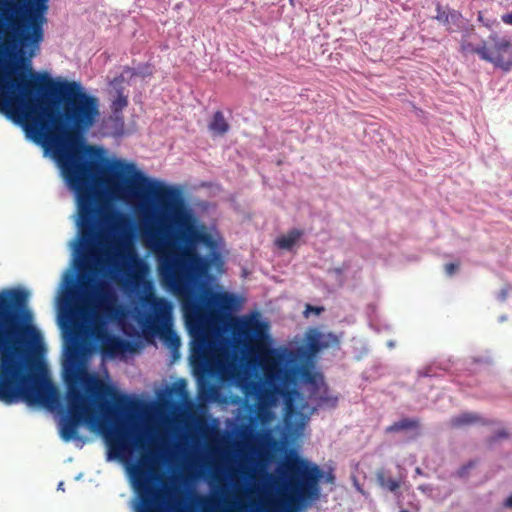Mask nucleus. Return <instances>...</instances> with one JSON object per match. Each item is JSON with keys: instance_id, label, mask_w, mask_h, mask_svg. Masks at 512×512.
I'll list each match as a JSON object with an SVG mask.
<instances>
[{"instance_id": "19", "label": "nucleus", "mask_w": 512, "mask_h": 512, "mask_svg": "<svg viewBox=\"0 0 512 512\" xmlns=\"http://www.w3.org/2000/svg\"><path fill=\"white\" fill-rule=\"evenodd\" d=\"M481 421V417L476 413L464 412L458 416L450 419V425L452 427H463L466 425L478 423Z\"/></svg>"}, {"instance_id": "16", "label": "nucleus", "mask_w": 512, "mask_h": 512, "mask_svg": "<svg viewBox=\"0 0 512 512\" xmlns=\"http://www.w3.org/2000/svg\"><path fill=\"white\" fill-rule=\"evenodd\" d=\"M303 234V230L292 229L287 234L279 236L275 240V244L280 249L291 250L298 243Z\"/></svg>"}, {"instance_id": "27", "label": "nucleus", "mask_w": 512, "mask_h": 512, "mask_svg": "<svg viewBox=\"0 0 512 512\" xmlns=\"http://www.w3.org/2000/svg\"><path fill=\"white\" fill-rule=\"evenodd\" d=\"M127 105L126 97L119 96L114 102V111H118Z\"/></svg>"}, {"instance_id": "10", "label": "nucleus", "mask_w": 512, "mask_h": 512, "mask_svg": "<svg viewBox=\"0 0 512 512\" xmlns=\"http://www.w3.org/2000/svg\"><path fill=\"white\" fill-rule=\"evenodd\" d=\"M339 344V339L333 333H322L317 330H313L307 334L306 337V346L298 347L291 351H296L299 349H305L306 355L305 357L297 358V363L300 365H304L310 355H315L318 352L322 351L325 348L337 346Z\"/></svg>"}, {"instance_id": "8", "label": "nucleus", "mask_w": 512, "mask_h": 512, "mask_svg": "<svg viewBox=\"0 0 512 512\" xmlns=\"http://www.w3.org/2000/svg\"><path fill=\"white\" fill-rule=\"evenodd\" d=\"M239 355L240 354L233 355L232 361L234 363V368L231 370V372H229V374H227L225 376H220V375H209L208 373L202 371L200 369L198 362L194 361L193 352L191 351V360H192L194 369L196 370V372L198 374L197 382H198V400L199 401L205 402V403H210L217 399V397L219 396V388L216 384L210 382L208 380V377H218V378H222V379L231 377L236 369V361H237V358Z\"/></svg>"}, {"instance_id": "33", "label": "nucleus", "mask_w": 512, "mask_h": 512, "mask_svg": "<svg viewBox=\"0 0 512 512\" xmlns=\"http://www.w3.org/2000/svg\"><path fill=\"white\" fill-rule=\"evenodd\" d=\"M178 390L180 392L181 395H183L185 393V383L184 381H182L180 384H179V387H178Z\"/></svg>"}, {"instance_id": "29", "label": "nucleus", "mask_w": 512, "mask_h": 512, "mask_svg": "<svg viewBox=\"0 0 512 512\" xmlns=\"http://www.w3.org/2000/svg\"><path fill=\"white\" fill-rule=\"evenodd\" d=\"M457 265L454 264V263H449V264H446L445 265V272L448 276H451L455 273L456 269H457Z\"/></svg>"}, {"instance_id": "15", "label": "nucleus", "mask_w": 512, "mask_h": 512, "mask_svg": "<svg viewBox=\"0 0 512 512\" xmlns=\"http://www.w3.org/2000/svg\"><path fill=\"white\" fill-rule=\"evenodd\" d=\"M104 352L110 357H115L127 350L128 344L125 340L115 335H107L103 340Z\"/></svg>"}, {"instance_id": "22", "label": "nucleus", "mask_w": 512, "mask_h": 512, "mask_svg": "<svg viewBox=\"0 0 512 512\" xmlns=\"http://www.w3.org/2000/svg\"><path fill=\"white\" fill-rule=\"evenodd\" d=\"M21 9L20 4H17L15 0H0V18L3 19V15L11 16L15 15Z\"/></svg>"}, {"instance_id": "37", "label": "nucleus", "mask_w": 512, "mask_h": 512, "mask_svg": "<svg viewBox=\"0 0 512 512\" xmlns=\"http://www.w3.org/2000/svg\"><path fill=\"white\" fill-rule=\"evenodd\" d=\"M416 473H418V474H420V473H421L420 468H416Z\"/></svg>"}, {"instance_id": "7", "label": "nucleus", "mask_w": 512, "mask_h": 512, "mask_svg": "<svg viewBox=\"0 0 512 512\" xmlns=\"http://www.w3.org/2000/svg\"><path fill=\"white\" fill-rule=\"evenodd\" d=\"M126 289L143 308V322L153 329L166 326L171 318L172 304L165 298H157L152 292V285L139 275H134L124 282Z\"/></svg>"}, {"instance_id": "3", "label": "nucleus", "mask_w": 512, "mask_h": 512, "mask_svg": "<svg viewBox=\"0 0 512 512\" xmlns=\"http://www.w3.org/2000/svg\"><path fill=\"white\" fill-rule=\"evenodd\" d=\"M28 302L22 288L0 290V403L52 406L57 393L41 362L43 337Z\"/></svg>"}, {"instance_id": "39", "label": "nucleus", "mask_w": 512, "mask_h": 512, "mask_svg": "<svg viewBox=\"0 0 512 512\" xmlns=\"http://www.w3.org/2000/svg\"><path fill=\"white\" fill-rule=\"evenodd\" d=\"M290 2L292 3V2H293V0H290Z\"/></svg>"}, {"instance_id": "30", "label": "nucleus", "mask_w": 512, "mask_h": 512, "mask_svg": "<svg viewBox=\"0 0 512 512\" xmlns=\"http://www.w3.org/2000/svg\"><path fill=\"white\" fill-rule=\"evenodd\" d=\"M502 20L506 24L512 25V12L502 16Z\"/></svg>"}, {"instance_id": "13", "label": "nucleus", "mask_w": 512, "mask_h": 512, "mask_svg": "<svg viewBox=\"0 0 512 512\" xmlns=\"http://www.w3.org/2000/svg\"><path fill=\"white\" fill-rule=\"evenodd\" d=\"M473 51L478 54L481 59L491 62L505 71H509L512 67V61L504 60L499 55H494V48L489 49L485 44L477 46Z\"/></svg>"}, {"instance_id": "32", "label": "nucleus", "mask_w": 512, "mask_h": 512, "mask_svg": "<svg viewBox=\"0 0 512 512\" xmlns=\"http://www.w3.org/2000/svg\"><path fill=\"white\" fill-rule=\"evenodd\" d=\"M504 507L512 509V494L504 501Z\"/></svg>"}, {"instance_id": "5", "label": "nucleus", "mask_w": 512, "mask_h": 512, "mask_svg": "<svg viewBox=\"0 0 512 512\" xmlns=\"http://www.w3.org/2000/svg\"><path fill=\"white\" fill-rule=\"evenodd\" d=\"M277 472L278 479L266 473L261 479L262 490L265 493L264 506L258 507L259 512H288L296 505H309L320 497L319 482H332L331 473L324 474L319 466L313 462L300 458L293 451Z\"/></svg>"}, {"instance_id": "6", "label": "nucleus", "mask_w": 512, "mask_h": 512, "mask_svg": "<svg viewBox=\"0 0 512 512\" xmlns=\"http://www.w3.org/2000/svg\"><path fill=\"white\" fill-rule=\"evenodd\" d=\"M49 0H27L21 2V9L15 15H3V23L6 35L10 27L16 30L17 35L10 48L12 62L17 74H23L32 70V61L40 53L44 40L45 12L48 9Z\"/></svg>"}, {"instance_id": "17", "label": "nucleus", "mask_w": 512, "mask_h": 512, "mask_svg": "<svg viewBox=\"0 0 512 512\" xmlns=\"http://www.w3.org/2000/svg\"><path fill=\"white\" fill-rule=\"evenodd\" d=\"M492 40L494 42V55L512 61V43L506 38L492 37Z\"/></svg>"}, {"instance_id": "35", "label": "nucleus", "mask_w": 512, "mask_h": 512, "mask_svg": "<svg viewBox=\"0 0 512 512\" xmlns=\"http://www.w3.org/2000/svg\"><path fill=\"white\" fill-rule=\"evenodd\" d=\"M389 348H393L395 346V342L393 340L388 341L387 343Z\"/></svg>"}, {"instance_id": "28", "label": "nucleus", "mask_w": 512, "mask_h": 512, "mask_svg": "<svg viewBox=\"0 0 512 512\" xmlns=\"http://www.w3.org/2000/svg\"><path fill=\"white\" fill-rule=\"evenodd\" d=\"M475 48L476 47H474L470 43L462 42V44H461V50H462L463 53H475L473 51Z\"/></svg>"}, {"instance_id": "23", "label": "nucleus", "mask_w": 512, "mask_h": 512, "mask_svg": "<svg viewBox=\"0 0 512 512\" xmlns=\"http://www.w3.org/2000/svg\"><path fill=\"white\" fill-rule=\"evenodd\" d=\"M437 15H436V19L440 22H443L444 24H447L449 23V19L451 18L452 20H455V19H458L460 14L457 13V12H451L450 14H446L444 11H441V8L440 6L437 7Z\"/></svg>"}, {"instance_id": "26", "label": "nucleus", "mask_w": 512, "mask_h": 512, "mask_svg": "<svg viewBox=\"0 0 512 512\" xmlns=\"http://www.w3.org/2000/svg\"><path fill=\"white\" fill-rule=\"evenodd\" d=\"M324 311V308L323 307H318V306H312V305H307L306 306V309L304 311V314L306 316H309L311 313L315 314V315H319L321 312Z\"/></svg>"}, {"instance_id": "12", "label": "nucleus", "mask_w": 512, "mask_h": 512, "mask_svg": "<svg viewBox=\"0 0 512 512\" xmlns=\"http://www.w3.org/2000/svg\"><path fill=\"white\" fill-rule=\"evenodd\" d=\"M99 132L104 137H121L124 134V118L119 111L105 117L100 124Z\"/></svg>"}, {"instance_id": "31", "label": "nucleus", "mask_w": 512, "mask_h": 512, "mask_svg": "<svg viewBox=\"0 0 512 512\" xmlns=\"http://www.w3.org/2000/svg\"><path fill=\"white\" fill-rule=\"evenodd\" d=\"M506 297H507V290H506V289H502V290L498 293V295H497V298H498V300H500V301H504V300L506 299Z\"/></svg>"}, {"instance_id": "24", "label": "nucleus", "mask_w": 512, "mask_h": 512, "mask_svg": "<svg viewBox=\"0 0 512 512\" xmlns=\"http://www.w3.org/2000/svg\"><path fill=\"white\" fill-rule=\"evenodd\" d=\"M474 466H475V462L469 461L466 465L462 466L461 468H459L457 470L456 475L459 478H465L468 475L469 470Z\"/></svg>"}, {"instance_id": "14", "label": "nucleus", "mask_w": 512, "mask_h": 512, "mask_svg": "<svg viewBox=\"0 0 512 512\" xmlns=\"http://www.w3.org/2000/svg\"><path fill=\"white\" fill-rule=\"evenodd\" d=\"M152 74V71H151V68L149 65H141V66H138L137 68H132V67H125L122 71V73L115 77L114 80H113V84L116 86V85H119L123 82H127L128 84L130 83V81L134 78V77H142V78H145L146 76H149Z\"/></svg>"}, {"instance_id": "34", "label": "nucleus", "mask_w": 512, "mask_h": 512, "mask_svg": "<svg viewBox=\"0 0 512 512\" xmlns=\"http://www.w3.org/2000/svg\"><path fill=\"white\" fill-rule=\"evenodd\" d=\"M57 489H58V490H61V491H64V482H62V481H61V482H59V483H58V486H57Z\"/></svg>"}, {"instance_id": "1", "label": "nucleus", "mask_w": 512, "mask_h": 512, "mask_svg": "<svg viewBox=\"0 0 512 512\" xmlns=\"http://www.w3.org/2000/svg\"><path fill=\"white\" fill-rule=\"evenodd\" d=\"M38 72L9 74L0 85V112L26 122L34 139H44L77 203L76 238L71 242L74 267L64 271L57 295L58 312H119L117 296L92 263L104 242L114 234L105 199L142 205L173 200L178 187L146 176L134 163L102 159L98 149L85 145L84 135L100 118L99 99L77 81L43 82Z\"/></svg>"}, {"instance_id": "20", "label": "nucleus", "mask_w": 512, "mask_h": 512, "mask_svg": "<svg viewBox=\"0 0 512 512\" xmlns=\"http://www.w3.org/2000/svg\"><path fill=\"white\" fill-rule=\"evenodd\" d=\"M418 427V421L413 418H402L397 422H394L392 425L386 428V432H400L404 430H412Z\"/></svg>"}, {"instance_id": "21", "label": "nucleus", "mask_w": 512, "mask_h": 512, "mask_svg": "<svg viewBox=\"0 0 512 512\" xmlns=\"http://www.w3.org/2000/svg\"><path fill=\"white\" fill-rule=\"evenodd\" d=\"M377 480L383 488H386L392 492L396 491L400 486V483L397 480L390 477L389 475H387V473L384 470L377 472Z\"/></svg>"}, {"instance_id": "2", "label": "nucleus", "mask_w": 512, "mask_h": 512, "mask_svg": "<svg viewBox=\"0 0 512 512\" xmlns=\"http://www.w3.org/2000/svg\"><path fill=\"white\" fill-rule=\"evenodd\" d=\"M142 208L141 235L146 247L157 255L162 284L183 298L194 361L209 375L229 374L234 368V354L251 352L253 342L269 339L268 324L255 316L243 318L235 334L225 336L227 319L241 309L242 301L232 293L210 290L211 263L221 262L220 255L214 252L210 258L197 252V246L206 242L207 236L184 208L179 188L175 199H159Z\"/></svg>"}, {"instance_id": "38", "label": "nucleus", "mask_w": 512, "mask_h": 512, "mask_svg": "<svg viewBox=\"0 0 512 512\" xmlns=\"http://www.w3.org/2000/svg\"><path fill=\"white\" fill-rule=\"evenodd\" d=\"M400 512H408V511H407V510H405V509H402Z\"/></svg>"}, {"instance_id": "9", "label": "nucleus", "mask_w": 512, "mask_h": 512, "mask_svg": "<svg viewBox=\"0 0 512 512\" xmlns=\"http://www.w3.org/2000/svg\"><path fill=\"white\" fill-rule=\"evenodd\" d=\"M8 34L6 35L3 19L0 18V85L9 74H17L10 52L12 41L17 33L13 27H10Z\"/></svg>"}, {"instance_id": "25", "label": "nucleus", "mask_w": 512, "mask_h": 512, "mask_svg": "<svg viewBox=\"0 0 512 512\" xmlns=\"http://www.w3.org/2000/svg\"><path fill=\"white\" fill-rule=\"evenodd\" d=\"M419 377H436L438 374L434 372L432 366H428L426 368L418 370Z\"/></svg>"}, {"instance_id": "4", "label": "nucleus", "mask_w": 512, "mask_h": 512, "mask_svg": "<svg viewBox=\"0 0 512 512\" xmlns=\"http://www.w3.org/2000/svg\"><path fill=\"white\" fill-rule=\"evenodd\" d=\"M247 352L263 371L260 381L244 380L242 389L247 399L253 397L259 408L271 407L278 397L285 409V424L289 430L299 432L317 408L330 399L325 397L322 378L308 366L297 363V358L306 355L305 349L291 351L288 348H272L264 342L251 345Z\"/></svg>"}, {"instance_id": "18", "label": "nucleus", "mask_w": 512, "mask_h": 512, "mask_svg": "<svg viewBox=\"0 0 512 512\" xmlns=\"http://www.w3.org/2000/svg\"><path fill=\"white\" fill-rule=\"evenodd\" d=\"M229 127L230 126L225 120L223 113L221 111H216L209 123V130L214 135L221 136L228 132Z\"/></svg>"}, {"instance_id": "11", "label": "nucleus", "mask_w": 512, "mask_h": 512, "mask_svg": "<svg viewBox=\"0 0 512 512\" xmlns=\"http://www.w3.org/2000/svg\"><path fill=\"white\" fill-rule=\"evenodd\" d=\"M173 325V308L171 309V318L169 323L166 326H161L159 328L153 329L149 326V323L143 322V328L146 332L152 335H161L163 341L167 347H169L172 351H177L180 347V339L172 329Z\"/></svg>"}, {"instance_id": "36", "label": "nucleus", "mask_w": 512, "mask_h": 512, "mask_svg": "<svg viewBox=\"0 0 512 512\" xmlns=\"http://www.w3.org/2000/svg\"><path fill=\"white\" fill-rule=\"evenodd\" d=\"M506 319H507V317H506L505 315H502V316L499 318V320H500L501 322L505 321Z\"/></svg>"}]
</instances>
